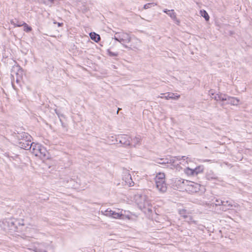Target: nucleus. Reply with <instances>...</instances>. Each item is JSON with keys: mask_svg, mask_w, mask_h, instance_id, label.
Returning <instances> with one entry per match:
<instances>
[{"mask_svg": "<svg viewBox=\"0 0 252 252\" xmlns=\"http://www.w3.org/2000/svg\"><path fill=\"white\" fill-rule=\"evenodd\" d=\"M117 211H113L110 208H107L105 210H101V214L107 217H111L115 219L123 220L131 219V214L129 211L120 209H117Z\"/></svg>", "mask_w": 252, "mask_h": 252, "instance_id": "1", "label": "nucleus"}, {"mask_svg": "<svg viewBox=\"0 0 252 252\" xmlns=\"http://www.w3.org/2000/svg\"><path fill=\"white\" fill-rule=\"evenodd\" d=\"M22 148L28 150L30 149L32 153L36 157H38L42 160L49 158V155L46 149L39 144H30L28 142L26 145H21Z\"/></svg>", "mask_w": 252, "mask_h": 252, "instance_id": "2", "label": "nucleus"}, {"mask_svg": "<svg viewBox=\"0 0 252 252\" xmlns=\"http://www.w3.org/2000/svg\"><path fill=\"white\" fill-rule=\"evenodd\" d=\"M156 187L157 189L161 193L166 192L167 184L165 183V174L163 173H158L155 177Z\"/></svg>", "mask_w": 252, "mask_h": 252, "instance_id": "3", "label": "nucleus"}, {"mask_svg": "<svg viewBox=\"0 0 252 252\" xmlns=\"http://www.w3.org/2000/svg\"><path fill=\"white\" fill-rule=\"evenodd\" d=\"M114 39L121 43L124 47V45H126V44L130 41L131 35L127 32H120L115 33Z\"/></svg>", "mask_w": 252, "mask_h": 252, "instance_id": "4", "label": "nucleus"}, {"mask_svg": "<svg viewBox=\"0 0 252 252\" xmlns=\"http://www.w3.org/2000/svg\"><path fill=\"white\" fill-rule=\"evenodd\" d=\"M186 189L191 193H195L199 191H204L205 190L204 186L190 181H186Z\"/></svg>", "mask_w": 252, "mask_h": 252, "instance_id": "5", "label": "nucleus"}, {"mask_svg": "<svg viewBox=\"0 0 252 252\" xmlns=\"http://www.w3.org/2000/svg\"><path fill=\"white\" fill-rule=\"evenodd\" d=\"M23 75V70L19 65L13 66L11 70V76L13 80L15 79L17 83H19L22 80Z\"/></svg>", "mask_w": 252, "mask_h": 252, "instance_id": "6", "label": "nucleus"}, {"mask_svg": "<svg viewBox=\"0 0 252 252\" xmlns=\"http://www.w3.org/2000/svg\"><path fill=\"white\" fill-rule=\"evenodd\" d=\"M135 200L141 209L148 208L150 206V202L146 195H137L136 196Z\"/></svg>", "mask_w": 252, "mask_h": 252, "instance_id": "7", "label": "nucleus"}, {"mask_svg": "<svg viewBox=\"0 0 252 252\" xmlns=\"http://www.w3.org/2000/svg\"><path fill=\"white\" fill-rule=\"evenodd\" d=\"M141 40L138 38L131 36L130 41H129L128 43H130L129 45H124V47L127 49L128 50L136 51L139 50L141 45Z\"/></svg>", "mask_w": 252, "mask_h": 252, "instance_id": "8", "label": "nucleus"}, {"mask_svg": "<svg viewBox=\"0 0 252 252\" xmlns=\"http://www.w3.org/2000/svg\"><path fill=\"white\" fill-rule=\"evenodd\" d=\"M204 171V166L203 165H199L194 169H192L189 167H186L184 169V172L188 176H193L201 173Z\"/></svg>", "mask_w": 252, "mask_h": 252, "instance_id": "9", "label": "nucleus"}, {"mask_svg": "<svg viewBox=\"0 0 252 252\" xmlns=\"http://www.w3.org/2000/svg\"><path fill=\"white\" fill-rule=\"evenodd\" d=\"M176 159L178 160H181V161L180 162V164H183V165H185V163H184V162H186L187 164H189V162H191V159L189 158V157H182L181 158H174L173 159H170V162H169L168 161H165V160H163V159H157V162L159 163V164H164V163H173L176 160Z\"/></svg>", "mask_w": 252, "mask_h": 252, "instance_id": "10", "label": "nucleus"}, {"mask_svg": "<svg viewBox=\"0 0 252 252\" xmlns=\"http://www.w3.org/2000/svg\"><path fill=\"white\" fill-rule=\"evenodd\" d=\"M123 180L124 181L126 185L128 187H132L134 185L131 176L127 170H124L123 173Z\"/></svg>", "mask_w": 252, "mask_h": 252, "instance_id": "11", "label": "nucleus"}, {"mask_svg": "<svg viewBox=\"0 0 252 252\" xmlns=\"http://www.w3.org/2000/svg\"><path fill=\"white\" fill-rule=\"evenodd\" d=\"M0 226L4 230H13L16 228L14 222L11 220L3 221Z\"/></svg>", "mask_w": 252, "mask_h": 252, "instance_id": "12", "label": "nucleus"}, {"mask_svg": "<svg viewBox=\"0 0 252 252\" xmlns=\"http://www.w3.org/2000/svg\"><path fill=\"white\" fill-rule=\"evenodd\" d=\"M119 142L126 146L131 145V138L126 135H121L118 137Z\"/></svg>", "mask_w": 252, "mask_h": 252, "instance_id": "13", "label": "nucleus"}, {"mask_svg": "<svg viewBox=\"0 0 252 252\" xmlns=\"http://www.w3.org/2000/svg\"><path fill=\"white\" fill-rule=\"evenodd\" d=\"M227 101V103L232 105H238L239 104L240 100L235 97L228 96L226 95V100Z\"/></svg>", "mask_w": 252, "mask_h": 252, "instance_id": "14", "label": "nucleus"}, {"mask_svg": "<svg viewBox=\"0 0 252 252\" xmlns=\"http://www.w3.org/2000/svg\"><path fill=\"white\" fill-rule=\"evenodd\" d=\"M180 97V95L177 94H174L172 93H168L165 95L164 98L166 100L170 99L174 100H178Z\"/></svg>", "mask_w": 252, "mask_h": 252, "instance_id": "15", "label": "nucleus"}, {"mask_svg": "<svg viewBox=\"0 0 252 252\" xmlns=\"http://www.w3.org/2000/svg\"><path fill=\"white\" fill-rule=\"evenodd\" d=\"M215 100L217 101H226V95L222 94H216L214 97Z\"/></svg>", "mask_w": 252, "mask_h": 252, "instance_id": "16", "label": "nucleus"}, {"mask_svg": "<svg viewBox=\"0 0 252 252\" xmlns=\"http://www.w3.org/2000/svg\"><path fill=\"white\" fill-rule=\"evenodd\" d=\"M131 141H132L133 146L137 147L141 144V138L139 136H135L132 139H131Z\"/></svg>", "mask_w": 252, "mask_h": 252, "instance_id": "17", "label": "nucleus"}, {"mask_svg": "<svg viewBox=\"0 0 252 252\" xmlns=\"http://www.w3.org/2000/svg\"><path fill=\"white\" fill-rule=\"evenodd\" d=\"M163 12L170 16L172 19H175V17L177 16L176 13L173 9L168 10L167 9H165L163 10Z\"/></svg>", "mask_w": 252, "mask_h": 252, "instance_id": "18", "label": "nucleus"}, {"mask_svg": "<svg viewBox=\"0 0 252 252\" xmlns=\"http://www.w3.org/2000/svg\"><path fill=\"white\" fill-rule=\"evenodd\" d=\"M23 22L19 21L17 19H12L10 20V23L14 26V27H20L22 26Z\"/></svg>", "mask_w": 252, "mask_h": 252, "instance_id": "19", "label": "nucleus"}, {"mask_svg": "<svg viewBox=\"0 0 252 252\" xmlns=\"http://www.w3.org/2000/svg\"><path fill=\"white\" fill-rule=\"evenodd\" d=\"M90 36L92 40H94L96 42H98L100 39L99 35L95 32H91L90 33Z\"/></svg>", "mask_w": 252, "mask_h": 252, "instance_id": "20", "label": "nucleus"}, {"mask_svg": "<svg viewBox=\"0 0 252 252\" xmlns=\"http://www.w3.org/2000/svg\"><path fill=\"white\" fill-rule=\"evenodd\" d=\"M221 204L222 205L221 209L222 211H226L227 210H229L231 209V207L230 206H228V204H229L228 201H220Z\"/></svg>", "mask_w": 252, "mask_h": 252, "instance_id": "21", "label": "nucleus"}, {"mask_svg": "<svg viewBox=\"0 0 252 252\" xmlns=\"http://www.w3.org/2000/svg\"><path fill=\"white\" fill-rule=\"evenodd\" d=\"M76 7L80 11H84L86 9L85 3L81 1H79L77 2Z\"/></svg>", "mask_w": 252, "mask_h": 252, "instance_id": "22", "label": "nucleus"}, {"mask_svg": "<svg viewBox=\"0 0 252 252\" xmlns=\"http://www.w3.org/2000/svg\"><path fill=\"white\" fill-rule=\"evenodd\" d=\"M179 214L184 219H188L189 216V213L187 212L186 210L183 209L179 210Z\"/></svg>", "mask_w": 252, "mask_h": 252, "instance_id": "23", "label": "nucleus"}, {"mask_svg": "<svg viewBox=\"0 0 252 252\" xmlns=\"http://www.w3.org/2000/svg\"><path fill=\"white\" fill-rule=\"evenodd\" d=\"M200 15L204 17L206 21H208L210 19V17L207 12L205 10H201L200 11Z\"/></svg>", "mask_w": 252, "mask_h": 252, "instance_id": "24", "label": "nucleus"}, {"mask_svg": "<svg viewBox=\"0 0 252 252\" xmlns=\"http://www.w3.org/2000/svg\"><path fill=\"white\" fill-rule=\"evenodd\" d=\"M22 26L24 27V31L26 32H30L32 30V28L29 26V25L24 22H23L22 23Z\"/></svg>", "mask_w": 252, "mask_h": 252, "instance_id": "25", "label": "nucleus"}, {"mask_svg": "<svg viewBox=\"0 0 252 252\" xmlns=\"http://www.w3.org/2000/svg\"><path fill=\"white\" fill-rule=\"evenodd\" d=\"M207 178L208 180H212L215 178V175L213 172L210 171V172H208L206 175Z\"/></svg>", "mask_w": 252, "mask_h": 252, "instance_id": "26", "label": "nucleus"}, {"mask_svg": "<svg viewBox=\"0 0 252 252\" xmlns=\"http://www.w3.org/2000/svg\"><path fill=\"white\" fill-rule=\"evenodd\" d=\"M152 5H153V6H155L157 5V3H147V4L144 5V8L145 9H147L150 8L152 6Z\"/></svg>", "mask_w": 252, "mask_h": 252, "instance_id": "27", "label": "nucleus"}, {"mask_svg": "<svg viewBox=\"0 0 252 252\" xmlns=\"http://www.w3.org/2000/svg\"><path fill=\"white\" fill-rule=\"evenodd\" d=\"M107 52L110 56L116 57L118 56L117 53L112 52L110 50H108Z\"/></svg>", "mask_w": 252, "mask_h": 252, "instance_id": "28", "label": "nucleus"}, {"mask_svg": "<svg viewBox=\"0 0 252 252\" xmlns=\"http://www.w3.org/2000/svg\"><path fill=\"white\" fill-rule=\"evenodd\" d=\"M188 222L189 223V224H192V223H194L195 224L196 221L194 220H193L192 218L191 217H189V220H188Z\"/></svg>", "mask_w": 252, "mask_h": 252, "instance_id": "29", "label": "nucleus"}, {"mask_svg": "<svg viewBox=\"0 0 252 252\" xmlns=\"http://www.w3.org/2000/svg\"><path fill=\"white\" fill-rule=\"evenodd\" d=\"M228 206H230V207H235V208H238L240 207L239 205L237 203H234L233 204H232L231 203H229L228 204Z\"/></svg>", "mask_w": 252, "mask_h": 252, "instance_id": "30", "label": "nucleus"}, {"mask_svg": "<svg viewBox=\"0 0 252 252\" xmlns=\"http://www.w3.org/2000/svg\"><path fill=\"white\" fill-rule=\"evenodd\" d=\"M174 22L178 25H179L180 23V20L177 18V16L175 17V19H172Z\"/></svg>", "mask_w": 252, "mask_h": 252, "instance_id": "31", "label": "nucleus"}, {"mask_svg": "<svg viewBox=\"0 0 252 252\" xmlns=\"http://www.w3.org/2000/svg\"><path fill=\"white\" fill-rule=\"evenodd\" d=\"M111 138H112V140H111L112 142H117L118 141L117 138H114V137L113 136H112L111 137Z\"/></svg>", "mask_w": 252, "mask_h": 252, "instance_id": "32", "label": "nucleus"}, {"mask_svg": "<svg viewBox=\"0 0 252 252\" xmlns=\"http://www.w3.org/2000/svg\"><path fill=\"white\" fill-rule=\"evenodd\" d=\"M216 202H217V203L216 204L217 205H221V203H220V202L219 201H218V200H216Z\"/></svg>", "mask_w": 252, "mask_h": 252, "instance_id": "33", "label": "nucleus"}, {"mask_svg": "<svg viewBox=\"0 0 252 252\" xmlns=\"http://www.w3.org/2000/svg\"><path fill=\"white\" fill-rule=\"evenodd\" d=\"M165 94H161L162 96H159V97H160L161 98H164V96H165L164 95Z\"/></svg>", "mask_w": 252, "mask_h": 252, "instance_id": "34", "label": "nucleus"}, {"mask_svg": "<svg viewBox=\"0 0 252 252\" xmlns=\"http://www.w3.org/2000/svg\"><path fill=\"white\" fill-rule=\"evenodd\" d=\"M62 25H63V24H62V23H58V26H59V27H60V26H61Z\"/></svg>", "mask_w": 252, "mask_h": 252, "instance_id": "35", "label": "nucleus"}, {"mask_svg": "<svg viewBox=\"0 0 252 252\" xmlns=\"http://www.w3.org/2000/svg\"><path fill=\"white\" fill-rule=\"evenodd\" d=\"M210 94H211V95H214L213 93H211Z\"/></svg>", "mask_w": 252, "mask_h": 252, "instance_id": "36", "label": "nucleus"}]
</instances>
